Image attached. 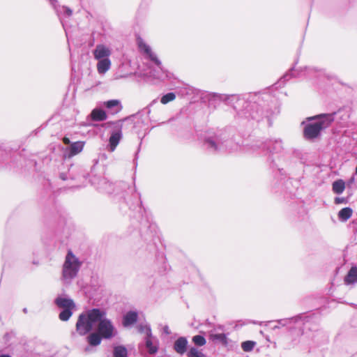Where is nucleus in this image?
Wrapping results in <instances>:
<instances>
[{"instance_id":"21","label":"nucleus","mask_w":357,"mask_h":357,"mask_svg":"<svg viewBox=\"0 0 357 357\" xmlns=\"http://www.w3.org/2000/svg\"><path fill=\"white\" fill-rule=\"evenodd\" d=\"M137 328L140 333L145 335V337H151L152 335L151 327L148 324H140Z\"/></svg>"},{"instance_id":"8","label":"nucleus","mask_w":357,"mask_h":357,"mask_svg":"<svg viewBox=\"0 0 357 357\" xmlns=\"http://www.w3.org/2000/svg\"><path fill=\"white\" fill-rule=\"evenodd\" d=\"M121 137L122 133L120 130L112 132L109 139V151L111 152H113L115 150Z\"/></svg>"},{"instance_id":"6","label":"nucleus","mask_w":357,"mask_h":357,"mask_svg":"<svg viewBox=\"0 0 357 357\" xmlns=\"http://www.w3.org/2000/svg\"><path fill=\"white\" fill-rule=\"evenodd\" d=\"M93 56L96 60L100 61L109 59L111 50L107 46H97L93 51Z\"/></svg>"},{"instance_id":"33","label":"nucleus","mask_w":357,"mask_h":357,"mask_svg":"<svg viewBox=\"0 0 357 357\" xmlns=\"http://www.w3.org/2000/svg\"><path fill=\"white\" fill-rule=\"evenodd\" d=\"M281 326H280V324L278 323L277 325L274 326H273V329H277V328H280Z\"/></svg>"},{"instance_id":"36","label":"nucleus","mask_w":357,"mask_h":357,"mask_svg":"<svg viewBox=\"0 0 357 357\" xmlns=\"http://www.w3.org/2000/svg\"><path fill=\"white\" fill-rule=\"evenodd\" d=\"M287 77H288V75H284V76L283 77V78H282V79H287Z\"/></svg>"},{"instance_id":"13","label":"nucleus","mask_w":357,"mask_h":357,"mask_svg":"<svg viewBox=\"0 0 357 357\" xmlns=\"http://www.w3.org/2000/svg\"><path fill=\"white\" fill-rule=\"evenodd\" d=\"M84 148V143L82 142H77L71 144L69 152L67 153V157L71 158L79 153Z\"/></svg>"},{"instance_id":"24","label":"nucleus","mask_w":357,"mask_h":357,"mask_svg":"<svg viewBox=\"0 0 357 357\" xmlns=\"http://www.w3.org/2000/svg\"><path fill=\"white\" fill-rule=\"evenodd\" d=\"M192 342L198 347L204 346L206 343V340L205 337L202 335H197L192 337Z\"/></svg>"},{"instance_id":"35","label":"nucleus","mask_w":357,"mask_h":357,"mask_svg":"<svg viewBox=\"0 0 357 357\" xmlns=\"http://www.w3.org/2000/svg\"><path fill=\"white\" fill-rule=\"evenodd\" d=\"M0 357H11V356L9 355H1V356H0Z\"/></svg>"},{"instance_id":"4","label":"nucleus","mask_w":357,"mask_h":357,"mask_svg":"<svg viewBox=\"0 0 357 357\" xmlns=\"http://www.w3.org/2000/svg\"><path fill=\"white\" fill-rule=\"evenodd\" d=\"M82 266V261L72 251L69 250L62 266L61 282L66 285L71 284L73 280L77 276Z\"/></svg>"},{"instance_id":"11","label":"nucleus","mask_w":357,"mask_h":357,"mask_svg":"<svg viewBox=\"0 0 357 357\" xmlns=\"http://www.w3.org/2000/svg\"><path fill=\"white\" fill-rule=\"evenodd\" d=\"M347 285L354 284L357 282V267H352L344 280Z\"/></svg>"},{"instance_id":"9","label":"nucleus","mask_w":357,"mask_h":357,"mask_svg":"<svg viewBox=\"0 0 357 357\" xmlns=\"http://www.w3.org/2000/svg\"><path fill=\"white\" fill-rule=\"evenodd\" d=\"M146 347L149 354H153L158 351V341L156 338L151 335V337H145Z\"/></svg>"},{"instance_id":"5","label":"nucleus","mask_w":357,"mask_h":357,"mask_svg":"<svg viewBox=\"0 0 357 357\" xmlns=\"http://www.w3.org/2000/svg\"><path fill=\"white\" fill-rule=\"evenodd\" d=\"M56 305L63 309L59 314V319L61 321H68L73 314V310L75 308V304L73 301L67 296H59L55 300Z\"/></svg>"},{"instance_id":"27","label":"nucleus","mask_w":357,"mask_h":357,"mask_svg":"<svg viewBox=\"0 0 357 357\" xmlns=\"http://www.w3.org/2000/svg\"><path fill=\"white\" fill-rule=\"evenodd\" d=\"M206 145L208 148L216 150L217 146L215 141L213 139H207L205 142Z\"/></svg>"},{"instance_id":"2","label":"nucleus","mask_w":357,"mask_h":357,"mask_svg":"<svg viewBox=\"0 0 357 357\" xmlns=\"http://www.w3.org/2000/svg\"><path fill=\"white\" fill-rule=\"evenodd\" d=\"M139 47V52L143 57L152 63L151 66L139 70V76L148 79L160 81L172 77V74L162 66L160 61L151 46Z\"/></svg>"},{"instance_id":"19","label":"nucleus","mask_w":357,"mask_h":357,"mask_svg":"<svg viewBox=\"0 0 357 357\" xmlns=\"http://www.w3.org/2000/svg\"><path fill=\"white\" fill-rule=\"evenodd\" d=\"M91 117L95 121H103L107 118L106 113L100 109H94L91 112Z\"/></svg>"},{"instance_id":"32","label":"nucleus","mask_w":357,"mask_h":357,"mask_svg":"<svg viewBox=\"0 0 357 357\" xmlns=\"http://www.w3.org/2000/svg\"><path fill=\"white\" fill-rule=\"evenodd\" d=\"M63 141V142L66 144H70V139L68 138H67V137H64Z\"/></svg>"},{"instance_id":"20","label":"nucleus","mask_w":357,"mask_h":357,"mask_svg":"<svg viewBox=\"0 0 357 357\" xmlns=\"http://www.w3.org/2000/svg\"><path fill=\"white\" fill-rule=\"evenodd\" d=\"M188 357H206L201 349L195 347H191L187 352Z\"/></svg>"},{"instance_id":"7","label":"nucleus","mask_w":357,"mask_h":357,"mask_svg":"<svg viewBox=\"0 0 357 357\" xmlns=\"http://www.w3.org/2000/svg\"><path fill=\"white\" fill-rule=\"evenodd\" d=\"M188 340L185 337H178L174 343V349L179 355H183L187 351Z\"/></svg>"},{"instance_id":"18","label":"nucleus","mask_w":357,"mask_h":357,"mask_svg":"<svg viewBox=\"0 0 357 357\" xmlns=\"http://www.w3.org/2000/svg\"><path fill=\"white\" fill-rule=\"evenodd\" d=\"M353 214V210L349 207L341 209L338 213V218L342 222H346Z\"/></svg>"},{"instance_id":"28","label":"nucleus","mask_w":357,"mask_h":357,"mask_svg":"<svg viewBox=\"0 0 357 357\" xmlns=\"http://www.w3.org/2000/svg\"><path fill=\"white\" fill-rule=\"evenodd\" d=\"M334 202L336 204L347 203V200L344 197H335Z\"/></svg>"},{"instance_id":"34","label":"nucleus","mask_w":357,"mask_h":357,"mask_svg":"<svg viewBox=\"0 0 357 357\" xmlns=\"http://www.w3.org/2000/svg\"><path fill=\"white\" fill-rule=\"evenodd\" d=\"M84 350H85L86 352H89L91 349H90L89 347H86Z\"/></svg>"},{"instance_id":"25","label":"nucleus","mask_w":357,"mask_h":357,"mask_svg":"<svg viewBox=\"0 0 357 357\" xmlns=\"http://www.w3.org/2000/svg\"><path fill=\"white\" fill-rule=\"evenodd\" d=\"M57 3L58 2L56 3V6L54 7V8L56 10V11L59 13H63V14L65 15H66L67 17H70L73 14V10L67 7V6H59V8L57 7Z\"/></svg>"},{"instance_id":"22","label":"nucleus","mask_w":357,"mask_h":357,"mask_svg":"<svg viewBox=\"0 0 357 357\" xmlns=\"http://www.w3.org/2000/svg\"><path fill=\"white\" fill-rule=\"evenodd\" d=\"M114 357H127V349L123 346L116 347L114 349Z\"/></svg>"},{"instance_id":"15","label":"nucleus","mask_w":357,"mask_h":357,"mask_svg":"<svg viewBox=\"0 0 357 357\" xmlns=\"http://www.w3.org/2000/svg\"><path fill=\"white\" fill-rule=\"evenodd\" d=\"M102 337L98 332L91 333L87 337V342L89 346L96 347L100 344Z\"/></svg>"},{"instance_id":"17","label":"nucleus","mask_w":357,"mask_h":357,"mask_svg":"<svg viewBox=\"0 0 357 357\" xmlns=\"http://www.w3.org/2000/svg\"><path fill=\"white\" fill-rule=\"evenodd\" d=\"M345 189V182L339 179L334 181L332 184V190L333 192L335 194L340 195L342 194Z\"/></svg>"},{"instance_id":"23","label":"nucleus","mask_w":357,"mask_h":357,"mask_svg":"<svg viewBox=\"0 0 357 357\" xmlns=\"http://www.w3.org/2000/svg\"><path fill=\"white\" fill-rule=\"evenodd\" d=\"M176 98V94L174 93L170 92L164 96H162L160 98V102L163 105H166L169 102L174 100Z\"/></svg>"},{"instance_id":"31","label":"nucleus","mask_w":357,"mask_h":357,"mask_svg":"<svg viewBox=\"0 0 357 357\" xmlns=\"http://www.w3.org/2000/svg\"><path fill=\"white\" fill-rule=\"evenodd\" d=\"M50 3L53 7L56 6V3H57V0H49Z\"/></svg>"},{"instance_id":"1","label":"nucleus","mask_w":357,"mask_h":357,"mask_svg":"<svg viewBox=\"0 0 357 357\" xmlns=\"http://www.w3.org/2000/svg\"><path fill=\"white\" fill-rule=\"evenodd\" d=\"M97 326V332L103 339H111L116 335V329L112 321L107 317L105 310L98 308L88 310L78 317L76 331L84 335Z\"/></svg>"},{"instance_id":"38","label":"nucleus","mask_w":357,"mask_h":357,"mask_svg":"<svg viewBox=\"0 0 357 357\" xmlns=\"http://www.w3.org/2000/svg\"><path fill=\"white\" fill-rule=\"evenodd\" d=\"M356 174H357V165H356Z\"/></svg>"},{"instance_id":"29","label":"nucleus","mask_w":357,"mask_h":357,"mask_svg":"<svg viewBox=\"0 0 357 357\" xmlns=\"http://www.w3.org/2000/svg\"><path fill=\"white\" fill-rule=\"evenodd\" d=\"M292 321V319H281L278 322L280 326H285Z\"/></svg>"},{"instance_id":"37","label":"nucleus","mask_w":357,"mask_h":357,"mask_svg":"<svg viewBox=\"0 0 357 357\" xmlns=\"http://www.w3.org/2000/svg\"><path fill=\"white\" fill-rule=\"evenodd\" d=\"M301 334V331H298L297 335H300Z\"/></svg>"},{"instance_id":"16","label":"nucleus","mask_w":357,"mask_h":357,"mask_svg":"<svg viewBox=\"0 0 357 357\" xmlns=\"http://www.w3.org/2000/svg\"><path fill=\"white\" fill-rule=\"evenodd\" d=\"M103 105L109 109L111 110L112 113H116L121 109V102L118 100H111L106 101Z\"/></svg>"},{"instance_id":"12","label":"nucleus","mask_w":357,"mask_h":357,"mask_svg":"<svg viewBox=\"0 0 357 357\" xmlns=\"http://www.w3.org/2000/svg\"><path fill=\"white\" fill-rule=\"evenodd\" d=\"M111 65L110 59L98 61L96 65L98 73L100 75L105 74L110 69Z\"/></svg>"},{"instance_id":"26","label":"nucleus","mask_w":357,"mask_h":357,"mask_svg":"<svg viewBox=\"0 0 357 357\" xmlns=\"http://www.w3.org/2000/svg\"><path fill=\"white\" fill-rule=\"evenodd\" d=\"M255 342L253 341H245L241 344V347L245 351H250L253 349Z\"/></svg>"},{"instance_id":"14","label":"nucleus","mask_w":357,"mask_h":357,"mask_svg":"<svg viewBox=\"0 0 357 357\" xmlns=\"http://www.w3.org/2000/svg\"><path fill=\"white\" fill-rule=\"evenodd\" d=\"M209 337L212 341L220 342L225 346L228 344V339L225 333H214L211 331L209 333Z\"/></svg>"},{"instance_id":"10","label":"nucleus","mask_w":357,"mask_h":357,"mask_svg":"<svg viewBox=\"0 0 357 357\" xmlns=\"http://www.w3.org/2000/svg\"><path fill=\"white\" fill-rule=\"evenodd\" d=\"M138 314L136 312L130 311L127 312L123 319V325L125 327L132 325L137 321Z\"/></svg>"},{"instance_id":"3","label":"nucleus","mask_w":357,"mask_h":357,"mask_svg":"<svg viewBox=\"0 0 357 357\" xmlns=\"http://www.w3.org/2000/svg\"><path fill=\"white\" fill-rule=\"evenodd\" d=\"M307 119L310 122L306 123L304 127V137L307 139H312L319 137L321 130L331 125L334 121V116L332 114H321Z\"/></svg>"},{"instance_id":"30","label":"nucleus","mask_w":357,"mask_h":357,"mask_svg":"<svg viewBox=\"0 0 357 357\" xmlns=\"http://www.w3.org/2000/svg\"><path fill=\"white\" fill-rule=\"evenodd\" d=\"M137 45H146L145 42L144 41L143 38L140 36L137 37Z\"/></svg>"}]
</instances>
